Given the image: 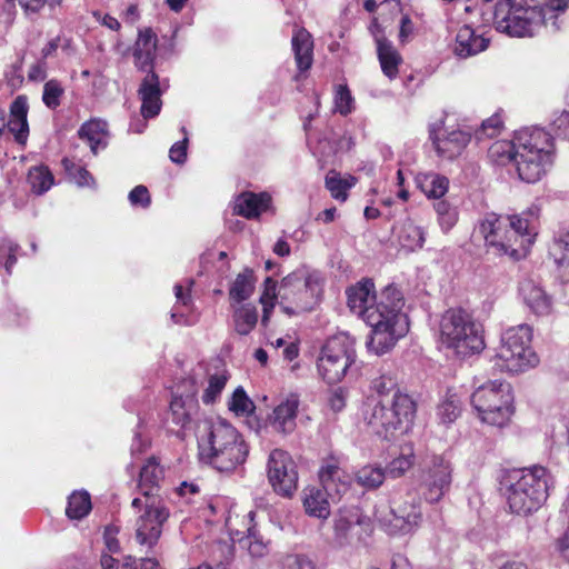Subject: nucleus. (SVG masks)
I'll list each match as a JSON object with an SVG mask.
<instances>
[{"instance_id": "cd10ccee", "label": "nucleus", "mask_w": 569, "mask_h": 569, "mask_svg": "<svg viewBox=\"0 0 569 569\" xmlns=\"http://www.w3.org/2000/svg\"><path fill=\"white\" fill-rule=\"evenodd\" d=\"M292 51L300 73L308 71L313 61V41L311 34L303 28L295 31L291 39Z\"/></svg>"}, {"instance_id": "a19ab883", "label": "nucleus", "mask_w": 569, "mask_h": 569, "mask_svg": "<svg viewBox=\"0 0 569 569\" xmlns=\"http://www.w3.org/2000/svg\"><path fill=\"white\" fill-rule=\"evenodd\" d=\"M385 478V470L377 465H366L356 472L357 483L366 489H376L380 487Z\"/></svg>"}, {"instance_id": "79ce46f5", "label": "nucleus", "mask_w": 569, "mask_h": 569, "mask_svg": "<svg viewBox=\"0 0 569 569\" xmlns=\"http://www.w3.org/2000/svg\"><path fill=\"white\" fill-rule=\"evenodd\" d=\"M461 402L456 393L447 392L445 399L437 407V417L441 423L453 422L460 415Z\"/></svg>"}, {"instance_id": "5701e85b", "label": "nucleus", "mask_w": 569, "mask_h": 569, "mask_svg": "<svg viewBox=\"0 0 569 569\" xmlns=\"http://www.w3.org/2000/svg\"><path fill=\"white\" fill-rule=\"evenodd\" d=\"M519 295L526 307L535 315L546 316L551 312L552 298L533 280H522L519 284Z\"/></svg>"}, {"instance_id": "49530a36", "label": "nucleus", "mask_w": 569, "mask_h": 569, "mask_svg": "<svg viewBox=\"0 0 569 569\" xmlns=\"http://www.w3.org/2000/svg\"><path fill=\"white\" fill-rule=\"evenodd\" d=\"M19 246L8 238H0V271L4 270L7 276L12 272V267L17 262V252Z\"/></svg>"}, {"instance_id": "7ed1b4c3", "label": "nucleus", "mask_w": 569, "mask_h": 569, "mask_svg": "<svg viewBox=\"0 0 569 569\" xmlns=\"http://www.w3.org/2000/svg\"><path fill=\"white\" fill-rule=\"evenodd\" d=\"M538 218L539 208L536 206L512 217L487 212L479 218L475 236L485 241L488 251L519 260L526 257L535 242Z\"/></svg>"}, {"instance_id": "a211bd4d", "label": "nucleus", "mask_w": 569, "mask_h": 569, "mask_svg": "<svg viewBox=\"0 0 569 569\" xmlns=\"http://www.w3.org/2000/svg\"><path fill=\"white\" fill-rule=\"evenodd\" d=\"M452 481V467L442 456H433L427 463L422 475V489L425 499L438 502L450 489Z\"/></svg>"}, {"instance_id": "1a4fd4ad", "label": "nucleus", "mask_w": 569, "mask_h": 569, "mask_svg": "<svg viewBox=\"0 0 569 569\" xmlns=\"http://www.w3.org/2000/svg\"><path fill=\"white\" fill-rule=\"evenodd\" d=\"M325 278L318 270L301 266L287 274L280 282L278 295L284 306L283 310L291 315L310 311L321 301Z\"/></svg>"}, {"instance_id": "4be33fe9", "label": "nucleus", "mask_w": 569, "mask_h": 569, "mask_svg": "<svg viewBox=\"0 0 569 569\" xmlns=\"http://www.w3.org/2000/svg\"><path fill=\"white\" fill-rule=\"evenodd\" d=\"M141 99V114L144 119L154 118L159 114L162 106L159 76L150 70L143 78L138 90Z\"/></svg>"}, {"instance_id": "338daca9", "label": "nucleus", "mask_w": 569, "mask_h": 569, "mask_svg": "<svg viewBox=\"0 0 569 569\" xmlns=\"http://www.w3.org/2000/svg\"><path fill=\"white\" fill-rule=\"evenodd\" d=\"M148 439L143 438L140 431H136L130 447L131 456L136 457L142 453L148 448Z\"/></svg>"}, {"instance_id": "9b49d317", "label": "nucleus", "mask_w": 569, "mask_h": 569, "mask_svg": "<svg viewBox=\"0 0 569 569\" xmlns=\"http://www.w3.org/2000/svg\"><path fill=\"white\" fill-rule=\"evenodd\" d=\"M440 333L442 343L460 357L479 353L486 346L482 326L462 309H450L442 316Z\"/></svg>"}, {"instance_id": "e2e57ef3", "label": "nucleus", "mask_w": 569, "mask_h": 569, "mask_svg": "<svg viewBox=\"0 0 569 569\" xmlns=\"http://www.w3.org/2000/svg\"><path fill=\"white\" fill-rule=\"evenodd\" d=\"M216 552H219L221 556H223V560H217L218 569H228L229 565L233 559V547L228 543H220L213 551L214 558Z\"/></svg>"}, {"instance_id": "9d476101", "label": "nucleus", "mask_w": 569, "mask_h": 569, "mask_svg": "<svg viewBox=\"0 0 569 569\" xmlns=\"http://www.w3.org/2000/svg\"><path fill=\"white\" fill-rule=\"evenodd\" d=\"M531 339L532 329L528 325L505 330L492 359L495 367L508 373H521L535 368L539 359L531 348Z\"/></svg>"}, {"instance_id": "39448f33", "label": "nucleus", "mask_w": 569, "mask_h": 569, "mask_svg": "<svg viewBox=\"0 0 569 569\" xmlns=\"http://www.w3.org/2000/svg\"><path fill=\"white\" fill-rule=\"evenodd\" d=\"M164 470L157 458H149L140 468L139 488L142 497L132 500L133 508L143 507L137 520L136 538L141 546L153 547L162 532V526L169 518V509L163 499L157 495Z\"/></svg>"}, {"instance_id": "bb28decb", "label": "nucleus", "mask_w": 569, "mask_h": 569, "mask_svg": "<svg viewBox=\"0 0 569 569\" xmlns=\"http://www.w3.org/2000/svg\"><path fill=\"white\" fill-rule=\"evenodd\" d=\"M27 114L28 99L24 96H18L10 106L7 130L13 134L16 142L19 144H26L29 137Z\"/></svg>"}, {"instance_id": "7c9ffc66", "label": "nucleus", "mask_w": 569, "mask_h": 569, "mask_svg": "<svg viewBox=\"0 0 569 569\" xmlns=\"http://www.w3.org/2000/svg\"><path fill=\"white\" fill-rule=\"evenodd\" d=\"M396 234L401 248L407 251H415L421 249L426 241V232L417 226L411 219L402 221L396 228Z\"/></svg>"}, {"instance_id": "0eeeda50", "label": "nucleus", "mask_w": 569, "mask_h": 569, "mask_svg": "<svg viewBox=\"0 0 569 569\" xmlns=\"http://www.w3.org/2000/svg\"><path fill=\"white\" fill-rule=\"evenodd\" d=\"M553 486L550 471L540 465L515 469L506 478L507 502L511 512L527 516L547 500Z\"/></svg>"}, {"instance_id": "72a5a7b5", "label": "nucleus", "mask_w": 569, "mask_h": 569, "mask_svg": "<svg viewBox=\"0 0 569 569\" xmlns=\"http://www.w3.org/2000/svg\"><path fill=\"white\" fill-rule=\"evenodd\" d=\"M377 56L381 70L386 77L393 80L398 77L399 66L402 63V57L393 47L392 42H388L377 48Z\"/></svg>"}, {"instance_id": "13d9d810", "label": "nucleus", "mask_w": 569, "mask_h": 569, "mask_svg": "<svg viewBox=\"0 0 569 569\" xmlns=\"http://www.w3.org/2000/svg\"><path fill=\"white\" fill-rule=\"evenodd\" d=\"M181 130L184 133V138L181 141L173 143L169 150L170 160L177 164H182L187 160L188 137L186 128L182 127Z\"/></svg>"}, {"instance_id": "f3484780", "label": "nucleus", "mask_w": 569, "mask_h": 569, "mask_svg": "<svg viewBox=\"0 0 569 569\" xmlns=\"http://www.w3.org/2000/svg\"><path fill=\"white\" fill-rule=\"evenodd\" d=\"M198 392V383L192 377L184 378L177 385L169 407V417L176 426L186 428L191 422L199 409Z\"/></svg>"}, {"instance_id": "3c124183", "label": "nucleus", "mask_w": 569, "mask_h": 569, "mask_svg": "<svg viewBox=\"0 0 569 569\" xmlns=\"http://www.w3.org/2000/svg\"><path fill=\"white\" fill-rule=\"evenodd\" d=\"M27 318L26 311L11 302H7L0 310V320L4 326H21Z\"/></svg>"}, {"instance_id": "dca6fc26", "label": "nucleus", "mask_w": 569, "mask_h": 569, "mask_svg": "<svg viewBox=\"0 0 569 569\" xmlns=\"http://www.w3.org/2000/svg\"><path fill=\"white\" fill-rule=\"evenodd\" d=\"M267 467L273 490L283 497H291L298 488L297 466L291 456L281 449H274L269 455Z\"/></svg>"}, {"instance_id": "c03bdc74", "label": "nucleus", "mask_w": 569, "mask_h": 569, "mask_svg": "<svg viewBox=\"0 0 569 569\" xmlns=\"http://www.w3.org/2000/svg\"><path fill=\"white\" fill-rule=\"evenodd\" d=\"M228 408L237 416H249L254 410V403L240 386L231 395L228 401Z\"/></svg>"}, {"instance_id": "a878e982", "label": "nucleus", "mask_w": 569, "mask_h": 569, "mask_svg": "<svg viewBox=\"0 0 569 569\" xmlns=\"http://www.w3.org/2000/svg\"><path fill=\"white\" fill-rule=\"evenodd\" d=\"M299 408V398L297 395L288 396L272 411L270 425L282 433H291L296 429V419Z\"/></svg>"}, {"instance_id": "6e6552de", "label": "nucleus", "mask_w": 569, "mask_h": 569, "mask_svg": "<svg viewBox=\"0 0 569 569\" xmlns=\"http://www.w3.org/2000/svg\"><path fill=\"white\" fill-rule=\"evenodd\" d=\"M318 475L322 488H306L303 490V507L309 516L327 519L330 515L328 498L332 501L340 500L350 489L351 477L333 457L323 461Z\"/></svg>"}, {"instance_id": "423d86ee", "label": "nucleus", "mask_w": 569, "mask_h": 569, "mask_svg": "<svg viewBox=\"0 0 569 569\" xmlns=\"http://www.w3.org/2000/svg\"><path fill=\"white\" fill-rule=\"evenodd\" d=\"M200 460L220 472H231L244 463L249 446L243 436L228 421L217 420L207 426L198 440Z\"/></svg>"}, {"instance_id": "6e6d98bb", "label": "nucleus", "mask_w": 569, "mask_h": 569, "mask_svg": "<svg viewBox=\"0 0 569 569\" xmlns=\"http://www.w3.org/2000/svg\"><path fill=\"white\" fill-rule=\"evenodd\" d=\"M550 124L558 137L569 139V111L556 112Z\"/></svg>"}, {"instance_id": "603ef678", "label": "nucleus", "mask_w": 569, "mask_h": 569, "mask_svg": "<svg viewBox=\"0 0 569 569\" xmlns=\"http://www.w3.org/2000/svg\"><path fill=\"white\" fill-rule=\"evenodd\" d=\"M353 98L347 86L339 84L335 93V109L342 116L351 113L353 110Z\"/></svg>"}, {"instance_id": "20e7f679", "label": "nucleus", "mask_w": 569, "mask_h": 569, "mask_svg": "<svg viewBox=\"0 0 569 569\" xmlns=\"http://www.w3.org/2000/svg\"><path fill=\"white\" fill-rule=\"evenodd\" d=\"M569 0H546L539 6L536 0H499L495 7L493 26L498 32L509 37H533L545 28L557 32L565 23Z\"/></svg>"}, {"instance_id": "680f3d73", "label": "nucleus", "mask_w": 569, "mask_h": 569, "mask_svg": "<svg viewBox=\"0 0 569 569\" xmlns=\"http://www.w3.org/2000/svg\"><path fill=\"white\" fill-rule=\"evenodd\" d=\"M347 391L339 387L330 392L328 405L333 412H340L346 407Z\"/></svg>"}, {"instance_id": "f8f14e48", "label": "nucleus", "mask_w": 569, "mask_h": 569, "mask_svg": "<svg viewBox=\"0 0 569 569\" xmlns=\"http://www.w3.org/2000/svg\"><path fill=\"white\" fill-rule=\"evenodd\" d=\"M366 419L375 433L392 439L397 432H407L416 416V403L410 396H398L391 402L370 403Z\"/></svg>"}, {"instance_id": "f704fd0d", "label": "nucleus", "mask_w": 569, "mask_h": 569, "mask_svg": "<svg viewBox=\"0 0 569 569\" xmlns=\"http://www.w3.org/2000/svg\"><path fill=\"white\" fill-rule=\"evenodd\" d=\"M231 306L233 308L232 319L234 330L241 336L249 335L258 322L257 308L250 303L240 305L238 307H234L232 303Z\"/></svg>"}, {"instance_id": "4c0bfd02", "label": "nucleus", "mask_w": 569, "mask_h": 569, "mask_svg": "<svg viewBox=\"0 0 569 569\" xmlns=\"http://www.w3.org/2000/svg\"><path fill=\"white\" fill-rule=\"evenodd\" d=\"M92 509L91 497L86 490H74L69 497L66 515L71 520H80Z\"/></svg>"}, {"instance_id": "ddd939ff", "label": "nucleus", "mask_w": 569, "mask_h": 569, "mask_svg": "<svg viewBox=\"0 0 569 569\" xmlns=\"http://www.w3.org/2000/svg\"><path fill=\"white\" fill-rule=\"evenodd\" d=\"M513 395L510 383L501 380L487 381L471 395V405L478 418L488 425L502 427L513 413Z\"/></svg>"}, {"instance_id": "aec40b11", "label": "nucleus", "mask_w": 569, "mask_h": 569, "mask_svg": "<svg viewBox=\"0 0 569 569\" xmlns=\"http://www.w3.org/2000/svg\"><path fill=\"white\" fill-rule=\"evenodd\" d=\"M254 511H249L246 516V529L240 530L234 527V521L231 516L226 519V528L228 529L231 539L238 540L247 548L252 558H263L269 553V541L263 538L256 530L253 522Z\"/></svg>"}, {"instance_id": "4468645a", "label": "nucleus", "mask_w": 569, "mask_h": 569, "mask_svg": "<svg viewBox=\"0 0 569 569\" xmlns=\"http://www.w3.org/2000/svg\"><path fill=\"white\" fill-rule=\"evenodd\" d=\"M357 353L355 339L347 332L329 338L317 360L319 376L328 383L339 382L351 370Z\"/></svg>"}, {"instance_id": "e433bc0d", "label": "nucleus", "mask_w": 569, "mask_h": 569, "mask_svg": "<svg viewBox=\"0 0 569 569\" xmlns=\"http://www.w3.org/2000/svg\"><path fill=\"white\" fill-rule=\"evenodd\" d=\"M356 182L357 179L353 176H341L335 170L329 171L326 176V188L330 191L332 198L341 202L347 200L348 190L351 189Z\"/></svg>"}, {"instance_id": "58836bf2", "label": "nucleus", "mask_w": 569, "mask_h": 569, "mask_svg": "<svg viewBox=\"0 0 569 569\" xmlns=\"http://www.w3.org/2000/svg\"><path fill=\"white\" fill-rule=\"evenodd\" d=\"M27 182L33 193L41 196L53 186L54 178L47 166L39 164L29 169Z\"/></svg>"}, {"instance_id": "ea45409f", "label": "nucleus", "mask_w": 569, "mask_h": 569, "mask_svg": "<svg viewBox=\"0 0 569 569\" xmlns=\"http://www.w3.org/2000/svg\"><path fill=\"white\" fill-rule=\"evenodd\" d=\"M437 213V221L443 232H449L459 220L458 208L445 199H440L433 203Z\"/></svg>"}, {"instance_id": "a18cd8bd", "label": "nucleus", "mask_w": 569, "mask_h": 569, "mask_svg": "<svg viewBox=\"0 0 569 569\" xmlns=\"http://www.w3.org/2000/svg\"><path fill=\"white\" fill-rule=\"evenodd\" d=\"M63 168L69 176V178L78 186V187H88L94 188L96 181L91 173L81 166L76 164L70 159L62 160Z\"/></svg>"}, {"instance_id": "bf43d9fd", "label": "nucleus", "mask_w": 569, "mask_h": 569, "mask_svg": "<svg viewBox=\"0 0 569 569\" xmlns=\"http://www.w3.org/2000/svg\"><path fill=\"white\" fill-rule=\"evenodd\" d=\"M121 569H161L158 561L153 558H141L137 561L128 556L123 559Z\"/></svg>"}, {"instance_id": "f03ea898", "label": "nucleus", "mask_w": 569, "mask_h": 569, "mask_svg": "<svg viewBox=\"0 0 569 569\" xmlns=\"http://www.w3.org/2000/svg\"><path fill=\"white\" fill-rule=\"evenodd\" d=\"M553 137L540 127H526L515 131L511 140H498L488 149L489 160L513 169L527 183L539 181L552 163Z\"/></svg>"}, {"instance_id": "6ab92c4d", "label": "nucleus", "mask_w": 569, "mask_h": 569, "mask_svg": "<svg viewBox=\"0 0 569 569\" xmlns=\"http://www.w3.org/2000/svg\"><path fill=\"white\" fill-rule=\"evenodd\" d=\"M422 517L420 503L416 495L408 493L402 502H395L390 509V517L381 519L386 530L391 533H409L420 522Z\"/></svg>"}, {"instance_id": "412c9836", "label": "nucleus", "mask_w": 569, "mask_h": 569, "mask_svg": "<svg viewBox=\"0 0 569 569\" xmlns=\"http://www.w3.org/2000/svg\"><path fill=\"white\" fill-rule=\"evenodd\" d=\"M313 118V114H308L306 121L303 122V128L307 136V143L313 154L319 156L323 159L335 154L339 150L342 149H350L353 144L352 139L350 137H342L339 140L333 139V137H321L320 134H317L316 132L311 131L310 124L311 120ZM331 136H333L332 132H330Z\"/></svg>"}, {"instance_id": "864d4df0", "label": "nucleus", "mask_w": 569, "mask_h": 569, "mask_svg": "<svg viewBox=\"0 0 569 569\" xmlns=\"http://www.w3.org/2000/svg\"><path fill=\"white\" fill-rule=\"evenodd\" d=\"M281 569H316L315 562L306 555L289 553L282 557Z\"/></svg>"}, {"instance_id": "69168bd1", "label": "nucleus", "mask_w": 569, "mask_h": 569, "mask_svg": "<svg viewBox=\"0 0 569 569\" xmlns=\"http://www.w3.org/2000/svg\"><path fill=\"white\" fill-rule=\"evenodd\" d=\"M93 17L96 18V20L98 22H100L102 26H104L106 28L112 30V31H118L121 27L120 22L118 21L117 18L108 14V13H102L100 11H94L93 12Z\"/></svg>"}, {"instance_id": "c9c22d12", "label": "nucleus", "mask_w": 569, "mask_h": 569, "mask_svg": "<svg viewBox=\"0 0 569 569\" xmlns=\"http://www.w3.org/2000/svg\"><path fill=\"white\" fill-rule=\"evenodd\" d=\"M254 291V276L250 269H244L232 281L229 288V298L232 302L241 303L251 297Z\"/></svg>"}, {"instance_id": "de8ad7c7", "label": "nucleus", "mask_w": 569, "mask_h": 569, "mask_svg": "<svg viewBox=\"0 0 569 569\" xmlns=\"http://www.w3.org/2000/svg\"><path fill=\"white\" fill-rule=\"evenodd\" d=\"M550 254L560 268L569 269V233L555 240L550 248Z\"/></svg>"}, {"instance_id": "37998d69", "label": "nucleus", "mask_w": 569, "mask_h": 569, "mask_svg": "<svg viewBox=\"0 0 569 569\" xmlns=\"http://www.w3.org/2000/svg\"><path fill=\"white\" fill-rule=\"evenodd\" d=\"M228 379L229 375L224 370L210 375L208 378V386L206 387L202 395L203 403L210 405L216 402L224 389Z\"/></svg>"}, {"instance_id": "5fc2aeb1", "label": "nucleus", "mask_w": 569, "mask_h": 569, "mask_svg": "<svg viewBox=\"0 0 569 569\" xmlns=\"http://www.w3.org/2000/svg\"><path fill=\"white\" fill-rule=\"evenodd\" d=\"M266 283L267 284H271V289L267 288L266 291L262 293V296L260 297V303L262 305V308H263V315H262V319H261V323L263 326H267L268 321H269V317L274 308V299H276V293H274V289H276V284L274 282L268 278L266 280Z\"/></svg>"}, {"instance_id": "774afa93", "label": "nucleus", "mask_w": 569, "mask_h": 569, "mask_svg": "<svg viewBox=\"0 0 569 569\" xmlns=\"http://www.w3.org/2000/svg\"><path fill=\"white\" fill-rule=\"evenodd\" d=\"M47 77L46 62L39 61L30 67L28 78L31 81H43Z\"/></svg>"}, {"instance_id": "2f4dec72", "label": "nucleus", "mask_w": 569, "mask_h": 569, "mask_svg": "<svg viewBox=\"0 0 569 569\" xmlns=\"http://www.w3.org/2000/svg\"><path fill=\"white\" fill-rule=\"evenodd\" d=\"M417 187L428 197L440 200L448 192L449 179L430 171L418 173L415 178Z\"/></svg>"}, {"instance_id": "09e8293b", "label": "nucleus", "mask_w": 569, "mask_h": 569, "mask_svg": "<svg viewBox=\"0 0 569 569\" xmlns=\"http://www.w3.org/2000/svg\"><path fill=\"white\" fill-rule=\"evenodd\" d=\"M413 465V453L411 449L402 452L399 457L395 458L385 470L386 476L398 478L402 476Z\"/></svg>"}, {"instance_id": "473e14b6", "label": "nucleus", "mask_w": 569, "mask_h": 569, "mask_svg": "<svg viewBox=\"0 0 569 569\" xmlns=\"http://www.w3.org/2000/svg\"><path fill=\"white\" fill-rule=\"evenodd\" d=\"M371 389L377 395V399H372L371 403L376 401L391 402L398 396H409L399 389L397 378L392 373L380 375L372 381Z\"/></svg>"}, {"instance_id": "0e129e2a", "label": "nucleus", "mask_w": 569, "mask_h": 569, "mask_svg": "<svg viewBox=\"0 0 569 569\" xmlns=\"http://www.w3.org/2000/svg\"><path fill=\"white\" fill-rule=\"evenodd\" d=\"M60 0H24L23 11L27 14L39 12L46 4L50 7L58 6Z\"/></svg>"}, {"instance_id": "b1692460", "label": "nucleus", "mask_w": 569, "mask_h": 569, "mask_svg": "<svg viewBox=\"0 0 569 569\" xmlns=\"http://www.w3.org/2000/svg\"><path fill=\"white\" fill-rule=\"evenodd\" d=\"M489 42V38L479 33L471 26L465 24L457 32L453 52L457 57L467 59L485 51Z\"/></svg>"}, {"instance_id": "c85d7f7f", "label": "nucleus", "mask_w": 569, "mask_h": 569, "mask_svg": "<svg viewBox=\"0 0 569 569\" xmlns=\"http://www.w3.org/2000/svg\"><path fill=\"white\" fill-rule=\"evenodd\" d=\"M78 136L89 144L91 152L97 154L99 150H103L108 146V124L98 119L89 120L80 127Z\"/></svg>"}, {"instance_id": "c756f323", "label": "nucleus", "mask_w": 569, "mask_h": 569, "mask_svg": "<svg viewBox=\"0 0 569 569\" xmlns=\"http://www.w3.org/2000/svg\"><path fill=\"white\" fill-rule=\"evenodd\" d=\"M157 36L151 29L140 30L134 43V63L140 70H148L152 67L156 56Z\"/></svg>"}, {"instance_id": "4d7b16f0", "label": "nucleus", "mask_w": 569, "mask_h": 569, "mask_svg": "<svg viewBox=\"0 0 569 569\" xmlns=\"http://www.w3.org/2000/svg\"><path fill=\"white\" fill-rule=\"evenodd\" d=\"M129 202L132 207L148 208L151 203V198L147 187L139 184L134 187L128 196Z\"/></svg>"}, {"instance_id": "393cba45", "label": "nucleus", "mask_w": 569, "mask_h": 569, "mask_svg": "<svg viewBox=\"0 0 569 569\" xmlns=\"http://www.w3.org/2000/svg\"><path fill=\"white\" fill-rule=\"evenodd\" d=\"M270 204L271 196L269 193L246 191L236 197L233 201V212L246 219H254L266 212Z\"/></svg>"}, {"instance_id": "8fccbe9b", "label": "nucleus", "mask_w": 569, "mask_h": 569, "mask_svg": "<svg viewBox=\"0 0 569 569\" xmlns=\"http://www.w3.org/2000/svg\"><path fill=\"white\" fill-rule=\"evenodd\" d=\"M64 90L58 80H49L43 86L42 101L49 109L60 106V99Z\"/></svg>"}, {"instance_id": "052dcab7", "label": "nucleus", "mask_w": 569, "mask_h": 569, "mask_svg": "<svg viewBox=\"0 0 569 569\" xmlns=\"http://www.w3.org/2000/svg\"><path fill=\"white\" fill-rule=\"evenodd\" d=\"M359 522L358 515H352L351 517H346L340 515L335 521V530L339 538L347 537L349 530Z\"/></svg>"}, {"instance_id": "2eb2a0df", "label": "nucleus", "mask_w": 569, "mask_h": 569, "mask_svg": "<svg viewBox=\"0 0 569 569\" xmlns=\"http://www.w3.org/2000/svg\"><path fill=\"white\" fill-rule=\"evenodd\" d=\"M449 118H440L429 126V137L439 157L452 160L459 157L470 141V133L448 123Z\"/></svg>"}, {"instance_id": "f257e3e1", "label": "nucleus", "mask_w": 569, "mask_h": 569, "mask_svg": "<svg viewBox=\"0 0 569 569\" xmlns=\"http://www.w3.org/2000/svg\"><path fill=\"white\" fill-rule=\"evenodd\" d=\"M347 303L351 312L371 327L367 348L376 355L388 352L409 329L407 316L401 311L403 297L400 290L390 284L377 300L375 283L362 279L346 290Z\"/></svg>"}]
</instances>
